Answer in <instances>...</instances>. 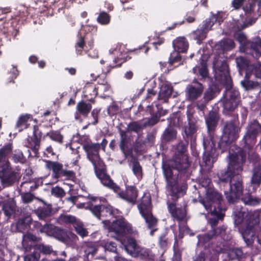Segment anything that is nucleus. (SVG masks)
Masks as SVG:
<instances>
[{
  "instance_id": "11",
  "label": "nucleus",
  "mask_w": 261,
  "mask_h": 261,
  "mask_svg": "<svg viewBox=\"0 0 261 261\" xmlns=\"http://www.w3.org/2000/svg\"><path fill=\"white\" fill-rule=\"evenodd\" d=\"M110 232H114L118 237H124L133 233L132 226L123 217L113 220L105 227Z\"/></svg>"
},
{
  "instance_id": "17",
  "label": "nucleus",
  "mask_w": 261,
  "mask_h": 261,
  "mask_svg": "<svg viewBox=\"0 0 261 261\" xmlns=\"http://www.w3.org/2000/svg\"><path fill=\"white\" fill-rule=\"evenodd\" d=\"M116 193L118 194L119 197L125 200L128 203L135 205L137 201L139 190L135 185H125L124 191H121L120 189L118 192H116Z\"/></svg>"
},
{
  "instance_id": "48",
  "label": "nucleus",
  "mask_w": 261,
  "mask_h": 261,
  "mask_svg": "<svg viewBox=\"0 0 261 261\" xmlns=\"http://www.w3.org/2000/svg\"><path fill=\"white\" fill-rule=\"evenodd\" d=\"M100 182L104 186L112 190L115 193L118 192L120 190V187L114 182L110 175L103 179Z\"/></svg>"
},
{
  "instance_id": "2",
  "label": "nucleus",
  "mask_w": 261,
  "mask_h": 261,
  "mask_svg": "<svg viewBox=\"0 0 261 261\" xmlns=\"http://www.w3.org/2000/svg\"><path fill=\"white\" fill-rule=\"evenodd\" d=\"M233 221L247 246L251 245L255 238V230L260 222L259 213L248 212L246 208L236 206L234 208Z\"/></svg>"
},
{
  "instance_id": "6",
  "label": "nucleus",
  "mask_w": 261,
  "mask_h": 261,
  "mask_svg": "<svg viewBox=\"0 0 261 261\" xmlns=\"http://www.w3.org/2000/svg\"><path fill=\"white\" fill-rule=\"evenodd\" d=\"M226 90L221 99L223 108V113L228 115H232L233 112L241 103V97L238 90L225 86Z\"/></svg>"
},
{
  "instance_id": "52",
  "label": "nucleus",
  "mask_w": 261,
  "mask_h": 261,
  "mask_svg": "<svg viewBox=\"0 0 261 261\" xmlns=\"http://www.w3.org/2000/svg\"><path fill=\"white\" fill-rule=\"evenodd\" d=\"M241 84L242 86L247 91L254 89L259 86L257 82L249 80L247 74H246L245 79L241 81Z\"/></svg>"
},
{
  "instance_id": "18",
  "label": "nucleus",
  "mask_w": 261,
  "mask_h": 261,
  "mask_svg": "<svg viewBox=\"0 0 261 261\" xmlns=\"http://www.w3.org/2000/svg\"><path fill=\"white\" fill-rule=\"evenodd\" d=\"M83 148L87 153L88 160L93 165L102 163L99 153L100 149L99 143L86 144L83 146Z\"/></svg>"
},
{
  "instance_id": "12",
  "label": "nucleus",
  "mask_w": 261,
  "mask_h": 261,
  "mask_svg": "<svg viewBox=\"0 0 261 261\" xmlns=\"http://www.w3.org/2000/svg\"><path fill=\"white\" fill-rule=\"evenodd\" d=\"M46 169L52 171V176L55 179L65 177L66 179H71L75 177V173L72 170L63 168V165L57 161L43 160Z\"/></svg>"
},
{
  "instance_id": "4",
  "label": "nucleus",
  "mask_w": 261,
  "mask_h": 261,
  "mask_svg": "<svg viewBox=\"0 0 261 261\" xmlns=\"http://www.w3.org/2000/svg\"><path fill=\"white\" fill-rule=\"evenodd\" d=\"M226 209L216 210L214 208L211 210H206L208 214L213 217L208 219V223L211 226V229L207 233L201 236L199 241L206 243L213 238L220 236L224 241L230 240L231 237L227 234V227L224 225L216 227L220 220H223Z\"/></svg>"
},
{
  "instance_id": "5",
  "label": "nucleus",
  "mask_w": 261,
  "mask_h": 261,
  "mask_svg": "<svg viewBox=\"0 0 261 261\" xmlns=\"http://www.w3.org/2000/svg\"><path fill=\"white\" fill-rule=\"evenodd\" d=\"M82 204H86L85 208L89 210L97 219L101 221L105 228L113 219L117 218L120 213L117 208L108 202L94 204L89 202Z\"/></svg>"
},
{
  "instance_id": "36",
  "label": "nucleus",
  "mask_w": 261,
  "mask_h": 261,
  "mask_svg": "<svg viewBox=\"0 0 261 261\" xmlns=\"http://www.w3.org/2000/svg\"><path fill=\"white\" fill-rule=\"evenodd\" d=\"M176 136L177 131L171 127H168L162 135V142L164 143L172 142L176 139Z\"/></svg>"
},
{
  "instance_id": "62",
  "label": "nucleus",
  "mask_w": 261,
  "mask_h": 261,
  "mask_svg": "<svg viewBox=\"0 0 261 261\" xmlns=\"http://www.w3.org/2000/svg\"><path fill=\"white\" fill-rule=\"evenodd\" d=\"M145 128L144 124H141L138 121H133L130 122L127 125V131L128 132H134L138 133L140 130H142Z\"/></svg>"
},
{
  "instance_id": "27",
  "label": "nucleus",
  "mask_w": 261,
  "mask_h": 261,
  "mask_svg": "<svg viewBox=\"0 0 261 261\" xmlns=\"http://www.w3.org/2000/svg\"><path fill=\"white\" fill-rule=\"evenodd\" d=\"M13 148V143L10 142L0 148V166L10 165L9 156L12 153Z\"/></svg>"
},
{
  "instance_id": "44",
  "label": "nucleus",
  "mask_w": 261,
  "mask_h": 261,
  "mask_svg": "<svg viewBox=\"0 0 261 261\" xmlns=\"http://www.w3.org/2000/svg\"><path fill=\"white\" fill-rule=\"evenodd\" d=\"M170 240L168 236V231L165 230L159 237L158 244V246L162 250H166L170 245Z\"/></svg>"
},
{
  "instance_id": "16",
  "label": "nucleus",
  "mask_w": 261,
  "mask_h": 261,
  "mask_svg": "<svg viewBox=\"0 0 261 261\" xmlns=\"http://www.w3.org/2000/svg\"><path fill=\"white\" fill-rule=\"evenodd\" d=\"M40 125H34L33 126V135L28 136L27 138L25 146L35 153H37L40 149L42 132L40 129Z\"/></svg>"
},
{
  "instance_id": "61",
  "label": "nucleus",
  "mask_w": 261,
  "mask_h": 261,
  "mask_svg": "<svg viewBox=\"0 0 261 261\" xmlns=\"http://www.w3.org/2000/svg\"><path fill=\"white\" fill-rule=\"evenodd\" d=\"M74 227L76 232L82 238L88 235V231L86 228H84L83 223L77 221L74 225Z\"/></svg>"
},
{
  "instance_id": "28",
  "label": "nucleus",
  "mask_w": 261,
  "mask_h": 261,
  "mask_svg": "<svg viewBox=\"0 0 261 261\" xmlns=\"http://www.w3.org/2000/svg\"><path fill=\"white\" fill-rule=\"evenodd\" d=\"M203 147L205 149V155L203 158V162L205 165L208 166L211 164V160L212 159L214 158L215 156L218 155L219 152H216V142H213V144H208L204 143V141H203Z\"/></svg>"
},
{
  "instance_id": "45",
  "label": "nucleus",
  "mask_w": 261,
  "mask_h": 261,
  "mask_svg": "<svg viewBox=\"0 0 261 261\" xmlns=\"http://www.w3.org/2000/svg\"><path fill=\"white\" fill-rule=\"evenodd\" d=\"M16 205L12 202H6L3 205L2 210L8 219L15 214Z\"/></svg>"
},
{
  "instance_id": "23",
  "label": "nucleus",
  "mask_w": 261,
  "mask_h": 261,
  "mask_svg": "<svg viewBox=\"0 0 261 261\" xmlns=\"http://www.w3.org/2000/svg\"><path fill=\"white\" fill-rule=\"evenodd\" d=\"M92 109V105L87 103L84 100L79 101L76 107L74 118L76 120H82L81 116L86 118L88 116Z\"/></svg>"
},
{
  "instance_id": "46",
  "label": "nucleus",
  "mask_w": 261,
  "mask_h": 261,
  "mask_svg": "<svg viewBox=\"0 0 261 261\" xmlns=\"http://www.w3.org/2000/svg\"><path fill=\"white\" fill-rule=\"evenodd\" d=\"M252 184L259 187L261 184V165L255 166L252 170V175L251 179Z\"/></svg>"
},
{
  "instance_id": "51",
  "label": "nucleus",
  "mask_w": 261,
  "mask_h": 261,
  "mask_svg": "<svg viewBox=\"0 0 261 261\" xmlns=\"http://www.w3.org/2000/svg\"><path fill=\"white\" fill-rule=\"evenodd\" d=\"M45 136L48 137L51 140L58 143L62 144L63 142L64 137L60 130H50L44 137H45Z\"/></svg>"
},
{
  "instance_id": "21",
  "label": "nucleus",
  "mask_w": 261,
  "mask_h": 261,
  "mask_svg": "<svg viewBox=\"0 0 261 261\" xmlns=\"http://www.w3.org/2000/svg\"><path fill=\"white\" fill-rule=\"evenodd\" d=\"M212 28L208 24L207 21L204 20L199 25V28L193 32L194 39L196 40L198 44H201L203 40L206 38L208 32Z\"/></svg>"
},
{
  "instance_id": "30",
  "label": "nucleus",
  "mask_w": 261,
  "mask_h": 261,
  "mask_svg": "<svg viewBox=\"0 0 261 261\" xmlns=\"http://www.w3.org/2000/svg\"><path fill=\"white\" fill-rule=\"evenodd\" d=\"M193 71L194 74L200 76L199 79L200 81H204L209 76L206 61L201 59L200 63L193 68Z\"/></svg>"
},
{
  "instance_id": "8",
  "label": "nucleus",
  "mask_w": 261,
  "mask_h": 261,
  "mask_svg": "<svg viewBox=\"0 0 261 261\" xmlns=\"http://www.w3.org/2000/svg\"><path fill=\"white\" fill-rule=\"evenodd\" d=\"M228 190H224L228 202L233 203L239 200L244 191V181L241 173L236 174L227 186Z\"/></svg>"
},
{
  "instance_id": "55",
  "label": "nucleus",
  "mask_w": 261,
  "mask_h": 261,
  "mask_svg": "<svg viewBox=\"0 0 261 261\" xmlns=\"http://www.w3.org/2000/svg\"><path fill=\"white\" fill-rule=\"evenodd\" d=\"M31 224L32 225V229L34 231H36L40 233H46L49 224L45 223L44 225H42L40 222L38 221H33L32 220V222Z\"/></svg>"
},
{
  "instance_id": "57",
  "label": "nucleus",
  "mask_w": 261,
  "mask_h": 261,
  "mask_svg": "<svg viewBox=\"0 0 261 261\" xmlns=\"http://www.w3.org/2000/svg\"><path fill=\"white\" fill-rule=\"evenodd\" d=\"M205 21H207L208 24L212 28L217 22L220 24L223 21V18L222 14L218 12L213 14L208 18L206 19Z\"/></svg>"
},
{
  "instance_id": "59",
  "label": "nucleus",
  "mask_w": 261,
  "mask_h": 261,
  "mask_svg": "<svg viewBox=\"0 0 261 261\" xmlns=\"http://www.w3.org/2000/svg\"><path fill=\"white\" fill-rule=\"evenodd\" d=\"M111 15L105 12L100 11L98 14L96 20L97 22L101 25H108L111 21Z\"/></svg>"
},
{
  "instance_id": "32",
  "label": "nucleus",
  "mask_w": 261,
  "mask_h": 261,
  "mask_svg": "<svg viewBox=\"0 0 261 261\" xmlns=\"http://www.w3.org/2000/svg\"><path fill=\"white\" fill-rule=\"evenodd\" d=\"M122 244L126 252L132 257L140 247L136 240L132 237L126 238L122 242Z\"/></svg>"
},
{
  "instance_id": "7",
  "label": "nucleus",
  "mask_w": 261,
  "mask_h": 261,
  "mask_svg": "<svg viewBox=\"0 0 261 261\" xmlns=\"http://www.w3.org/2000/svg\"><path fill=\"white\" fill-rule=\"evenodd\" d=\"M206 210L226 209L223 205V199L222 194L214 187L206 189L205 197H200L199 200Z\"/></svg>"
},
{
  "instance_id": "40",
  "label": "nucleus",
  "mask_w": 261,
  "mask_h": 261,
  "mask_svg": "<svg viewBox=\"0 0 261 261\" xmlns=\"http://www.w3.org/2000/svg\"><path fill=\"white\" fill-rule=\"evenodd\" d=\"M85 30L86 32L85 35H89V41H88V45L89 49H91L94 45V36L96 35L97 27L93 25H87L85 27Z\"/></svg>"
},
{
  "instance_id": "64",
  "label": "nucleus",
  "mask_w": 261,
  "mask_h": 261,
  "mask_svg": "<svg viewBox=\"0 0 261 261\" xmlns=\"http://www.w3.org/2000/svg\"><path fill=\"white\" fill-rule=\"evenodd\" d=\"M13 161L17 163H23L25 161V157L21 150H15L12 156Z\"/></svg>"
},
{
  "instance_id": "60",
  "label": "nucleus",
  "mask_w": 261,
  "mask_h": 261,
  "mask_svg": "<svg viewBox=\"0 0 261 261\" xmlns=\"http://www.w3.org/2000/svg\"><path fill=\"white\" fill-rule=\"evenodd\" d=\"M174 254L173 256V261H181V251L178 247V242L176 236H175L174 243L173 245Z\"/></svg>"
},
{
  "instance_id": "29",
  "label": "nucleus",
  "mask_w": 261,
  "mask_h": 261,
  "mask_svg": "<svg viewBox=\"0 0 261 261\" xmlns=\"http://www.w3.org/2000/svg\"><path fill=\"white\" fill-rule=\"evenodd\" d=\"M41 201L42 202V204L34 210V213L40 220H45L51 215L52 205L50 204H47L43 200H41Z\"/></svg>"
},
{
  "instance_id": "63",
  "label": "nucleus",
  "mask_w": 261,
  "mask_h": 261,
  "mask_svg": "<svg viewBox=\"0 0 261 261\" xmlns=\"http://www.w3.org/2000/svg\"><path fill=\"white\" fill-rule=\"evenodd\" d=\"M243 252L240 248H234L229 253L230 258L233 259L240 260L243 257Z\"/></svg>"
},
{
  "instance_id": "42",
  "label": "nucleus",
  "mask_w": 261,
  "mask_h": 261,
  "mask_svg": "<svg viewBox=\"0 0 261 261\" xmlns=\"http://www.w3.org/2000/svg\"><path fill=\"white\" fill-rule=\"evenodd\" d=\"M241 200L245 205L249 206H255L258 205L260 202V199L252 196L251 193H247L242 194Z\"/></svg>"
},
{
  "instance_id": "39",
  "label": "nucleus",
  "mask_w": 261,
  "mask_h": 261,
  "mask_svg": "<svg viewBox=\"0 0 261 261\" xmlns=\"http://www.w3.org/2000/svg\"><path fill=\"white\" fill-rule=\"evenodd\" d=\"M32 218L29 216H26L18 220L16 223V228L18 231L23 232L28 229L31 225Z\"/></svg>"
},
{
  "instance_id": "34",
  "label": "nucleus",
  "mask_w": 261,
  "mask_h": 261,
  "mask_svg": "<svg viewBox=\"0 0 261 261\" xmlns=\"http://www.w3.org/2000/svg\"><path fill=\"white\" fill-rule=\"evenodd\" d=\"M33 119V116L30 114H24L20 115L16 123L15 128L18 129L19 132L27 129L30 125L29 122Z\"/></svg>"
},
{
  "instance_id": "24",
  "label": "nucleus",
  "mask_w": 261,
  "mask_h": 261,
  "mask_svg": "<svg viewBox=\"0 0 261 261\" xmlns=\"http://www.w3.org/2000/svg\"><path fill=\"white\" fill-rule=\"evenodd\" d=\"M218 70L221 72L222 83L225 86L230 87L232 86V81L230 75L228 65L225 61L221 62L218 67Z\"/></svg>"
},
{
  "instance_id": "19",
  "label": "nucleus",
  "mask_w": 261,
  "mask_h": 261,
  "mask_svg": "<svg viewBox=\"0 0 261 261\" xmlns=\"http://www.w3.org/2000/svg\"><path fill=\"white\" fill-rule=\"evenodd\" d=\"M244 50L247 54L258 59L261 56V39L259 38L255 41H247L244 45Z\"/></svg>"
},
{
  "instance_id": "15",
  "label": "nucleus",
  "mask_w": 261,
  "mask_h": 261,
  "mask_svg": "<svg viewBox=\"0 0 261 261\" xmlns=\"http://www.w3.org/2000/svg\"><path fill=\"white\" fill-rule=\"evenodd\" d=\"M204 89V85L196 79H194L191 84L187 86L186 95L187 99L194 102L200 98Z\"/></svg>"
},
{
  "instance_id": "58",
  "label": "nucleus",
  "mask_w": 261,
  "mask_h": 261,
  "mask_svg": "<svg viewBox=\"0 0 261 261\" xmlns=\"http://www.w3.org/2000/svg\"><path fill=\"white\" fill-rule=\"evenodd\" d=\"M147 111L149 112V113L152 115L151 117L148 118L147 121H146L144 123V126L145 128L147 126H152L154 125H155L160 120V119L158 117V116L156 115L155 113H153L151 111V107L150 106H148V107Z\"/></svg>"
},
{
  "instance_id": "37",
  "label": "nucleus",
  "mask_w": 261,
  "mask_h": 261,
  "mask_svg": "<svg viewBox=\"0 0 261 261\" xmlns=\"http://www.w3.org/2000/svg\"><path fill=\"white\" fill-rule=\"evenodd\" d=\"M89 36L85 35L82 36L81 35L78 36V39L75 44V51L78 55H82L85 47H87L86 43L88 44V41H89Z\"/></svg>"
},
{
  "instance_id": "10",
  "label": "nucleus",
  "mask_w": 261,
  "mask_h": 261,
  "mask_svg": "<svg viewBox=\"0 0 261 261\" xmlns=\"http://www.w3.org/2000/svg\"><path fill=\"white\" fill-rule=\"evenodd\" d=\"M219 114L214 111L209 112L207 116L205 118V122L207 129V136L203 138L204 143L213 144V142H216L215 137H216V131L219 121Z\"/></svg>"
},
{
  "instance_id": "25",
  "label": "nucleus",
  "mask_w": 261,
  "mask_h": 261,
  "mask_svg": "<svg viewBox=\"0 0 261 261\" xmlns=\"http://www.w3.org/2000/svg\"><path fill=\"white\" fill-rule=\"evenodd\" d=\"M133 257L137 258L141 261L155 260V255L152 250L149 248L141 246L138 249Z\"/></svg>"
},
{
  "instance_id": "3",
  "label": "nucleus",
  "mask_w": 261,
  "mask_h": 261,
  "mask_svg": "<svg viewBox=\"0 0 261 261\" xmlns=\"http://www.w3.org/2000/svg\"><path fill=\"white\" fill-rule=\"evenodd\" d=\"M246 159V151L241 148L232 153L229 151L227 170H221L217 174L221 188L227 187L236 174L242 172Z\"/></svg>"
},
{
  "instance_id": "38",
  "label": "nucleus",
  "mask_w": 261,
  "mask_h": 261,
  "mask_svg": "<svg viewBox=\"0 0 261 261\" xmlns=\"http://www.w3.org/2000/svg\"><path fill=\"white\" fill-rule=\"evenodd\" d=\"M234 142V141L233 140H230L226 137L222 136L218 142V147L217 148L216 147V152H219L218 151H220L221 153H222L226 151L229 149L231 144Z\"/></svg>"
},
{
  "instance_id": "53",
  "label": "nucleus",
  "mask_w": 261,
  "mask_h": 261,
  "mask_svg": "<svg viewBox=\"0 0 261 261\" xmlns=\"http://www.w3.org/2000/svg\"><path fill=\"white\" fill-rule=\"evenodd\" d=\"M132 171L134 174L138 178H142L143 176V169L137 159L132 161Z\"/></svg>"
},
{
  "instance_id": "47",
  "label": "nucleus",
  "mask_w": 261,
  "mask_h": 261,
  "mask_svg": "<svg viewBox=\"0 0 261 261\" xmlns=\"http://www.w3.org/2000/svg\"><path fill=\"white\" fill-rule=\"evenodd\" d=\"M217 95V87L215 86H210L204 92L202 99L206 102H210Z\"/></svg>"
},
{
  "instance_id": "9",
  "label": "nucleus",
  "mask_w": 261,
  "mask_h": 261,
  "mask_svg": "<svg viewBox=\"0 0 261 261\" xmlns=\"http://www.w3.org/2000/svg\"><path fill=\"white\" fill-rule=\"evenodd\" d=\"M46 234L68 245L76 244L79 240L77 236L72 232L67 231L51 224H49Z\"/></svg>"
},
{
  "instance_id": "14",
  "label": "nucleus",
  "mask_w": 261,
  "mask_h": 261,
  "mask_svg": "<svg viewBox=\"0 0 261 261\" xmlns=\"http://www.w3.org/2000/svg\"><path fill=\"white\" fill-rule=\"evenodd\" d=\"M238 120V115L233 114V119L225 122L222 136L235 142L239 137V133L240 131L237 126Z\"/></svg>"
},
{
  "instance_id": "50",
  "label": "nucleus",
  "mask_w": 261,
  "mask_h": 261,
  "mask_svg": "<svg viewBox=\"0 0 261 261\" xmlns=\"http://www.w3.org/2000/svg\"><path fill=\"white\" fill-rule=\"evenodd\" d=\"M58 221L61 224H72L73 226L77 221L75 217L70 215H61Z\"/></svg>"
},
{
  "instance_id": "43",
  "label": "nucleus",
  "mask_w": 261,
  "mask_h": 261,
  "mask_svg": "<svg viewBox=\"0 0 261 261\" xmlns=\"http://www.w3.org/2000/svg\"><path fill=\"white\" fill-rule=\"evenodd\" d=\"M173 88L171 84L164 83L160 88L159 92V96L161 99H168L171 95Z\"/></svg>"
},
{
  "instance_id": "41",
  "label": "nucleus",
  "mask_w": 261,
  "mask_h": 261,
  "mask_svg": "<svg viewBox=\"0 0 261 261\" xmlns=\"http://www.w3.org/2000/svg\"><path fill=\"white\" fill-rule=\"evenodd\" d=\"M234 46V41L230 39L222 40L216 45L217 49L221 50L222 51L231 50Z\"/></svg>"
},
{
  "instance_id": "22",
  "label": "nucleus",
  "mask_w": 261,
  "mask_h": 261,
  "mask_svg": "<svg viewBox=\"0 0 261 261\" xmlns=\"http://www.w3.org/2000/svg\"><path fill=\"white\" fill-rule=\"evenodd\" d=\"M119 133L120 136L119 147L125 159H127L128 157L133 158V149L128 146V140L126 132L120 129Z\"/></svg>"
},
{
  "instance_id": "13",
  "label": "nucleus",
  "mask_w": 261,
  "mask_h": 261,
  "mask_svg": "<svg viewBox=\"0 0 261 261\" xmlns=\"http://www.w3.org/2000/svg\"><path fill=\"white\" fill-rule=\"evenodd\" d=\"M19 177V174L12 169L11 165L0 166L1 184L3 188L12 186Z\"/></svg>"
},
{
  "instance_id": "49",
  "label": "nucleus",
  "mask_w": 261,
  "mask_h": 261,
  "mask_svg": "<svg viewBox=\"0 0 261 261\" xmlns=\"http://www.w3.org/2000/svg\"><path fill=\"white\" fill-rule=\"evenodd\" d=\"M103 163H99L96 165H93L95 173L97 177L101 181L106 177L109 175L107 173V170L105 168L102 167V166Z\"/></svg>"
},
{
  "instance_id": "35",
  "label": "nucleus",
  "mask_w": 261,
  "mask_h": 261,
  "mask_svg": "<svg viewBox=\"0 0 261 261\" xmlns=\"http://www.w3.org/2000/svg\"><path fill=\"white\" fill-rule=\"evenodd\" d=\"M173 46L177 52L185 53L189 47V43L185 37H179L172 42Z\"/></svg>"
},
{
  "instance_id": "33",
  "label": "nucleus",
  "mask_w": 261,
  "mask_h": 261,
  "mask_svg": "<svg viewBox=\"0 0 261 261\" xmlns=\"http://www.w3.org/2000/svg\"><path fill=\"white\" fill-rule=\"evenodd\" d=\"M98 94V88L93 83L86 84L83 90V95L87 100L95 102L94 98Z\"/></svg>"
},
{
  "instance_id": "54",
  "label": "nucleus",
  "mask_w": 261,
  "mask_h": 261,
  "mask_svg": "<svg viewBox=\"0 0 261 261\" xmlns=\"http://www.w3.org/2000/svg\"><path fill=\"white\" fill-rule=\"evenodd\" d=\"M36 252H38L40 256V253L45 254H49L53 252L51 246L43 244H36L33 247Z\"/></svg>"
},
{
  "instance_id": "20",
  "label": "nucleus",
  "mask_w": 261,
  "mask_h": 261,
  "mask_svg": "<svg viewBox=\"0 0 261 261\" xmlns=\"http://www.w3.org/2000/svg\"><path fill=\"white\" fill-rule=\"evenodd\" d=\"M260 133H261V125L257 120H253L249 123L247 133L243 139L245 145L248 144V139H255Z\"/></svg>"
},
{
  "instance_id": "31",
  "label": "nucleus",
  "mask_w": 261,
  "mask_h": 261,
  "mask_svg": "<svg viewBox=\"0 0 261 261\" xmlns=\"http://www.w3.org/2000/svg\"><path fill=\"white\" fill-rule=\"evenodd\" d=\"M137 207L140 214L145 212L152 211L153 206L150 194H144L143 195Z\"/></svg>"
},
{
  "instance_id": "56",
  "label": "nucleus",
  "mask_w": 261,
  "mask_h": 261,
  "mask_svg": "<svg viewBox=\"0 0 261 261\" xmlns=\"http://www.w3.org/2000/svg\"><path fill=\"white\" fill-rule=\"evenodd\" d=\"M169 126L178 127L182 123V118L177 113H173L168 119Z\"/></svg>"
},
{
  "instance_id": "26",
  "label": "nucleus",
  "mask_w": 261,
  "mask_h": 261,
  "mask_svg": "<svg viewBox=\"0 0 261 261\" xmlns=\"http://www.w3.org/2000/svg\"><path fill=\"white\" fill-rule=\"evenodd\" d=\"M140 215L145 220L147 227L150 229V235L153 236L154 232L158 230V228H155L158 223V218L153 216L152 211L145 212Z\"/></svg>"
},
{
  "instance_id": "1",
  "label": "nucleus",
  "mask_w": 261,
  "mask_h": 261,
  "mask_svg": "<svg viewBox=\"0 0 261 261\" xmlns=\"http://www.w3.org/2000/svg\"><path fill=\"white\" fill-rule=\"evenodd\" d=\"M187 115L188 122L184 126L182 133L184 142L180 141L177 144L171 159L162 163L167 194L172 200L167 201L168 211L178 221H184L187 215L186 211L181 206L177 207L176 202L186 194L188 189L186 180L190 177V162L187 149L189 142L191 147L196 145L199 128L197 120L193 114L188 111Z\"/></svg>"
}]
</instances>
